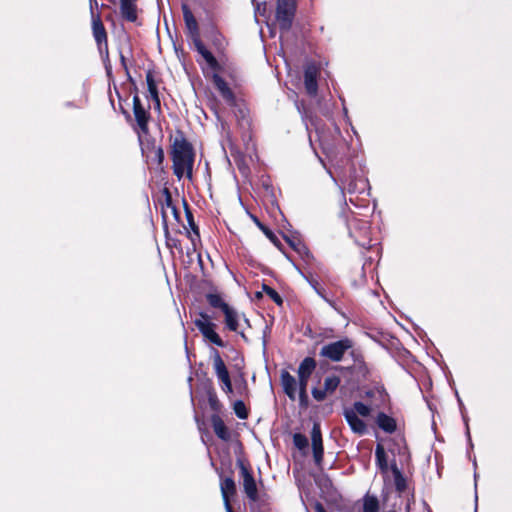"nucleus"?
<instances>
[{
  "instance_id": "obj_4",
  "label": "nucleus",
  "mask_w": 512,
  "mask_h": 512,
  "mask_svg": "<svg viewBox=\"0 0 512 512\" xmlns=\"http://www.w3.org/2000/svg\"><path fill=\"white\" fill-rule=\"evenodd\" d=\"M353 345V341L350 338L345 337L338 341L323 345L320 349L319 355L332 362H340L344 358V355L352 349Z\"/></svg>"
},
{
  "instance_id": "obj_23",
  "label": "nucleus",
  "mask_w": 512,
  "mask_h": 512,
  "mask_svg": "<svg viewBox=\"0 0 512 512\" xmlns=\"http://www.w3.org/2000/svg\"><path fill=\"white\" fill-rule=\"evenodd\" d=\"M403 497H404V495L396 492L395 490H393V488H391L389 486H385V488L383 489V492H382L383 506H391V503L393 501H398L399 507H400L402 504Z\"/></svg>"
},
{
  "instance_id": "obj_24",
  "label": "nucleus",
  "mask_w": 512,
  "mask_h": 512,
  "mask_svg": "<svg viewBox=\"0 0 512 512\" xmlns=\"http://www.w3.org/2000/svg\"><path fill=\"white\" fill-rule=\"evenodd\" d=\"M375 459H376V465L381 470V472L387 473V471H388L387 454L385 452L384 447L381 444H378L375 448Z\"/></svg>"
},
{
  "instance_id": "obj_26",
  "label": "nucleus",
  "mask_w": 512,
  "mask_h": 512,
  "mask_svg": "<svg viewBox=\"0 0 512 512\" xmlns=\"http://www.w3.org/2000/svg\"><path fill=\"white\" fill-rule=\"evenodd\" d=\"M288 243L306 262H309L310 259H312V254L310 253L306 245L302 243L300 240L288 239Z\"/></svg>"
},
{
  "instance_id": "obj_14",
  "label": "nucleus",
  "mask_w": 512,
  "mask_h": 512,
  "mask_svg": "<svg viewBox=\"0 0 512 512\" xmlns=\"http://www.w3.org/2000/svg\"><path fill=\"white\" fill-rule=\"evenodd\" d=\"M318 68L315 65H309L304 72V85L307 93L310 96H315L318 90Z\"/></svg>"
},
{
  "instance_id": "obj_10",
  "label": "nucleus",
  "mask_w": 512,
  "mask_h": 512,
  "mask_svg": "<svg viewBox=\"0 0 512 512\" xmlns=\"http://www.w3.org/2000/svg\"><path fill=\"white\" fill-rule=\"evenodd\" d=\"M238 466L240 468V475L242 478V486L244 493L250 501L258 500V489L256 485V481L249 470V468L242 462L238 461Z\"/></svg>"
},
{
  "instance_id": "obj_28",
  "label": "nucleus",
  "mask_w": 512,
  "mask_h": 512,
  "mask_svg": "<svg viewBox=\"0 0 512 512\" xmlns=\"http://www.w3.org/2000/svg\"><path fill=\"white\" fill-rule=\"evenodd\" d=\"M146 81H147V85H148V91L151 95L152 100L155 102L157 107H160V99L158 96L157 86H156L154 78L150 72H148L146 75Z\"/></svg>"
},
{
  "instance_id": "obj_8",
  "label": "nucleus",
  "mask_w": 512,
  "mask_h": 512,
  "mask_svg": "<svg viewBox=\"0 0 512 512\" xmlns=\"http://www.w3.org/2000/svg\"><path fill=\"white\" fill-rule=\"evenodd\" d=\"M316 361L314 358L306 357L302 360L298 367V388H299V398L301 402L307 401V384L310 376L316 368Z\"/></svg>"
},
{
  "instance_id": "obj_6",
  "label": "nucleus",
  "mask_w": 512,
  "mask_h": 512,
  "mask_svg": "<svg viewBox=\"0 0 512 512\" xmlns=\"http://www.w3.org/2000/svg\"><path fill=\"white\" fill-rule=\"evenodd\" d=\"M296 11V0H277L276 21L279 28L288 31L293 23Z\"/></svg>"
},
{
  "instance_id": "obj_22",
  "label": "nucleus",
  "mask_w": 512,
  "mask_h": 512,
  "mask_svg": "<svg viewBox=\"0 0 512 512\" xmlns=\"http://www.w3.org/2000/svg\"><path fill=\"white\" fill-rule=\"evenodd\" d=\"M376 423L381 430L389 434L395 432L397 428L395 419L383 412L377 415Z\"/></svg>"
},
{
  "instance_id": "obj_21",
  "label": "nucleus",
  "mask_w": 512,
  "mask_h": 512,
  "mask_svg": "<svg viewBox=\"0 0 512 512\" xmlns=\"http://www.w3.org/2000/svg\"><path fill=\"white\" fill-rule=\"evenodd\" d=\"M211 424L213 431L218 438L224 441H228L230 439V432L220 416L213 415L211 418Z\"/></svg>"
},
{
  "instance_id": "obj_30",
  "label": "nucleus",
  "mask_w": 512,
  "mask_h": 512,
  "mask_svg": "<svg viewBox=\"0 0 512 512\" xmlns=\"http://www.w3.org/2000/svg\"><path fill=\"white\" fill-rule=\"evenodd\" d=\"M263 291L266 293L267 296H269V298L271 300H273L277 305H282L283 303V299L282 297L279 295V293L274 290L273 288H271L270 286L268 285H263Z\"/></svg>"
},
{
  "instance_id": "obj_12",
  "label": "nucleus",
  "mask_w": 512,
  "mask_h": 512,
  "mask_svg": "<svg viewBox=\"0 0 512 512\" xmlns=\"http://www.w3.org/2000/svg\"><path fill=\"white\" fill-rule=\"evenodd\" d=\"M340 377L337 375H331L325 378L323 389L313 388L312 396L316 401H323L327 395L333 394L338 386L340 385Z\"/></svg>"
},
{
  "instance_id": "obj_36",
  "label": "nucleus",
  "mask_w": 512,
  "mask_h": 512,
  "mask_svg": "<svg viewBox=\"0 0 512 512\" xmlns=\"http://www.w3.org/2000/svg\"><path fill=\"white\" fill-rule=\"evenodd\" d=\"M187 220H188V223L189 225L191 226L192 230L194 231V233L199 236V232H198V227L196 226V224L194 223V220H193V216H192V213L187 210Z\"/></svg>"
},
{
  "instance_id": "obj_33",
  "label": "nucleus",
  "mask_w": 512,
  "mask_h": 512,
  "mask_svg": "<svg viewBox=\"0 0 512 512\" xmlns=\"http://www.w3.org/2000/svg\"><path fill=\"white\" fill-rule=\"evenodd\" d=\"M306 279L321 298H323L326 302L331 303L330 300L326 297L324 289L319 285L316 279L313 277H306Z\"/></svg>"
},
{
  "instance_id": "obj_40",
  "label": "nucleus",
  "mask_w": 512,
  "mask_h": 512,
  "mask_svg": "<svg viewBox=\"0 0 512 512\" xmlns=\"http://www.w3.org/2000/svg\"><path fill=\"white\" fill-rule=\"evenodd\" d=\"M413 498H414V496L412 495L411 499L410 498L407 499V503H406V510H407V512L410 511V504H411V501L413 500Z\"/></svg>"
},
{
  "instance_id": "obj_32",
  "label": "nucleus",
  "mask_w": 512,
  "mask_h": 512,
  "mask_svg": "<svg viewBox=\"0 0 512 512\" xmlns=\"http://www.w3.org/2000/svg\"><path fill=\"white\" fill-rule=\"evenodd\" d=\"M293 443L299 450H304L308 447V439L301 433H295L293 435Z\"/></svg>"
},
{
  "instance_id": "obj_25",
  "label": "nucleus",
  "mask_w": 512,
  "mask_h": 512,
  "mask_svg": "<svg viewBox=\"0 0 512 512\" xmlns=\"http://www.w3.org/2000/svg\"><path fill=\"white\" fill-rule=\"evenodd\" d=\"M221 494L223 500L230 499L231 496L236 494V484L231 477L223 479L220 483Z\"/></svg>"
},
{
  "instance_id": "obj_41",
  "label": "nucleus",
  "mask_w": 512,
  "mask_h": 512,
  "mask_svg": "<svg viewBox=\"0 0 512 512\" xmlns=\"http://www.w3.org/2000/svg\"><path fill=\"white\" fill-rule=\"evenodd\" d=\"M90 4H91V13L93 12V6H97V1L96 0H90Z\"/></svg>"
},
{
  "instance_id": "obj_42",
  "label": "nucleus",
  "mask_w": 512,
  "mask_h": 512,
  "mask_svg": "<svg viewBox=\"0 0 512 512\" xmlns=\"http://www.w3.org/2000/svg\"><path fill=\"white\" fill-rule=\"evenodd\" d=\"M239 334L245 341H248L246 335L243 332H240Z\"/></svg>"
},
{
  "instance_id": "obj_43",
  "label": "nucleus",
  "mask_w": 512,
  "mask_h": 512,
  "mask_svg": "<svg viewBox=\"0 0 512 512\" xmlns=\"http://www.w3.org/2000/svg\"><path fill=\"white\" fill-rule=\"evenodd\" d=\"M372 393H373L372 391H368L366 394H367V396H370V395H372Z\"/></svg>"
},
{
  "instance_id": "obj_27",
  "label": "nucleus",
  "mask_w": 512,
  "mask_h": 512,
  "mask_svg": "<svg viewBox=\"0 0 512 512\" xmlns=\"http://www.w3.org/2000/svg\"><path fill=\"white\" fill-rule=\"evenodd\" d=\"M206 299L211 307L220 309L222 312L229 306L218 293H208Z\"/></svg>"
},
{
  "instance_id": "obj_34",
  "label": "nucleus",
  "mask_w": 512,
  "mask_h": 512,
  "mask_svg": "<svg viewBox=\"0 0 512 512\" xmlns=\"http://www.w3.org/2000/svg\"><path fill=\"white\" fill-rule=\"evenodd\" d=\"M258 226L273 244H275L276 246H280V241L278 237L268 227L264 226L259 222Z\"/></svg>"
},
{
  "instance_id": "obj_11",
  "label": "nucleus",
  "mask_w": 512,
  "mask_h": 512,
  "mask_svg": "<svg viewBox=\"0 0 512 512\" xmlns=\"http://www.w3.org/2000/svg\"><path fill=\"white\" fill-rule=\"evenodd\" d=\"M311 441H312V451L315 464L322 468L323 456H324V447L322 440V433L320 429V425L318 423H314L311 431Z\"/></svg>"
},
{
  "instance_id": "obj_1",
  "label": "nucleus",
  "mask_w": 512,
  "mask_h": 512,
  "mask_svg": "<svg viewBox=\"0 0 512 512\" xmlns=\"http://www.w3.org/2000/svg\"><path fill=\"white\" fill-rule=\"evenodd\" d=\"M194 150L182 132H178L171 145V159L173 162V172L178 179L186 176L192 178L194 165Z\"/></svg>"
},
{
  "instance_id": "obj_15",
  "label": "nucleus",
  "mask_w": 512,
  "mask_h": 512,
  "mask_svg": "<svg viewBox=\"0 0 512 512\" xmlns=\"http://www.w3.org/2000/svg\"><path fill=\"white\" fill-rule=\"evenodd\" d=\"M92 31L95 41L101 47L102 43L107 46V33L99 14L92 12Z\"/></svg>"
},
{
  "instance_id": "obj_38",
  "label": "nucleus",
  "mask_w": 512,
  "mask_h": 512,
  "mask_svg": "<svg viewBox=\"0 0 512 512\" xmlns=\"http://www.w3.org/2000/svg\"><path fill=\"white\" fill-rule=\"evenodd\" d=\"M224 501V505H225V509L227 512H234L231 505H230V499H226V500H223Z\"/></svg>"
},
{
  "instance_id": "obj_7",
  "label": "nucleus",
  "mask_w": 512,
  "mask_h": 512,
  "mask_svg": "<svg viewBox=\"0 0 512 512\" xmlns=\"http://www.w3.org/2000/svg\"><path fill=\"white\" fill-rule=\"evenodd\" d=\"M317 133L323 152L329 158H336L344 144L340 129L335 126L331 137L323 132L317 131Z\"/></svg>"
},
{
  "instance_id": "obj_19",
  "label": "nucleus",
  "mask_w": 512,
  "mask_h": 512,
  "mask_svg": "<svg viewBox=\"0 0 512 512\" xmlns=\"http://www.w3.org/2000/svg\"><path fill=\"white\" fill-rule=\"evenodd\" d=\"M120 10L125 20L129 22H135L137 20L136 0H120Z\"/></svg>"
},
{
  "instance_id": "obj_3",
  "label": "nucleus",
  "mask_w": 512,
  "mask_h": 512,
  "mask_svg": "<svg viewBox=\"0 0 512 512\" xmlns=\"http://www.w3.org/2000/svg\"><path fill=\"white\" fill-rule=\"evenodd\" d=\"M371 410L370 406L360 401H356L351 407H345L343 409V416L353 433L364 435L367 432V425L359 416L368 417Z\"/></svg>"
},
{
  "instance_id": "obj_35",
  "label": "nucleus",
  "mask_w": 512,
  "mask_h": 512,
  "mask_svg": "<svg viewBox=\"0 0 512 512\" xmlns=\"http://www.w3.org/2000/svg\"><path fill=\"white\" fill-rule=\"evenodd\" d=\"M155 158H156V161H157V164H162L163 160H164V151L162 149V147L158 146V147H155Z\"/></svg>"
},
{
  "instance_id": "obj_9",
  "label": "nucleus",
  "mask_w": 512,
  "mask_h": 512,
  "mask_svg": "<svg viewBox=\"0 0 512 512\" xmlns=\"http://www.w3.org/2000/svg\"><path fill=\"white\" fill-rule=\"evenodd\" d=\"M200 319H196L194 324L201 332L203 337L209 342L219 347H225L226 343L221 339L215 331L216 324L213 323L210 317L205 313H200Z\"/></svg>"
},
{
  "instance_id": "obj_29",
  "label": "nucleus",
  "mask_w": 512,
  "mask_h": 512,
  "mask_svg": "<svg viewBox=\"0 0 512 512\" xmlns=\"http://www.w3.org/2000/svg\"><path fill=\"white\" fill-rule=\"evenodd\" d=\"M363 512H379V501L376 496L366 495L364 497Z\"/></svg>"
},
{
  "instance_id": "obj_39",
  "label": "nucleus",
  "mask_w": 512,
  "mask_h": 512,
  "mask_svg": "<svg viewBox=\"0 0 512 512\" xmlns=\"http://www.w3.org/2000/svg\"><path fill=\"white\" fill-rule=\"evenodd\" d=\"M120 61H121V65L124 67V69L127 70L126 58L123 54H120Z\"/></svg>"
},
{
  "instance_id": "obj_13",
  "label": "nucleus",
  "mask_w": 512,
  "mask_h": 512,
  "mask_svg": "<svg viewBox=\"0 0 512 512\" xmlns=\"http://www.w3.org/2000/svg\"><path fill=\"white\" fill-rule=\"evenodd\" d=\"M133 113L141 132L145 134L148 133V121L150 115L143 107L141 100L137 95L133 97Z\"/></svg>"
},
{
  "instance_id": "obj_37",
  "label": "nucleus",
  "mask_w": 512,
  "mask_h": 512,
  "mask_svg": "<svg viewBox=\"0 0 512 512\" xmlns=\"http://www.w3.org/2000/svg\"><path fill=\"white\" fill-rule=\"evenodd\" d=\"M314 509L316 512H326L324 506L319 502L315 504Z\"/></svg>"
},
{
  "instance_id": "obj_31",
  "label": "nucleus",
  "mask_w": 512,
  "mask_h": 512,
  "mask_svg": "<svg viewBox=\"0 0 512 512\" xmlns=\"http://www.w3.org/2000/svg\"><path fill=\"white\" fill-rule=\"evenodd\" d=\"M233 409L238 418L246 419L248 417V412H247L246 406L243 401H241V400L236 401L234 403Z\"/></svg>"
},
{
  "instance_id": "obj_16",
  "label": "nucleus",
  "mask_w": 512,
  "mask_h": 512,
  "mask_svg": "<svg viewBox=\"0 0 512 512\" xmlns=\"http://www.w3.org/2000/svg\"><path fill=\"white\" fill-rule=\"evenodd\" d=\"M281 384L285 394L294 401L296 399L297 392V381L293 375H291L288 371L283 370L281 372Z\"/></svg>"
},
{
  "instance_id": "obj_5",
  "label": "nucleus",
  "mask_w": 512,
  "mask_h": 512,
  "mask_svg": "<svg viewBox=\"0 0 512 512\" xmlns=\"http://www.w3.org/2000/svg\"><path fill=\"white\" fill-rule=\"evenodd\" d=\"M210 356H211V359L213 362V369H214L215 375H216L218 381L220 382L222 391L227 395L232 394L233 386H232L230 373L227 369V366H226L224 360L222 359V357L220 355V352L217 349L212 348L211 352H210Z\"/></svg>"
},
{
  "instance_id": "obj_18",
  "label": "nucleus",
  "mask_w": 512,
  "mask_h": 512,
  "mask_svg": "<svg viewBox=\"0 0 512 512\" xmlns=\"http://www.w3.org/2000/svg\"><path fill=\"white\" fill-rule=\"evenodd\" d=\"M226 328L232 332H238L240 315L236 309L230 305L222 312Z\"/></svg>"
},
{
  "instance_id": "obj_2",
  "label": "nucleus",
  "mask_w": 512,
  "mask_h": 512,
  "mask_svg": "<svg viewBox=\"0 0 512 512\" xmlns=\"http://www.w3.org/2000/svg\"><path fill=\"white\" fill-rule=\"evenodd\" d=\"M183 18L188 34L192 39L196 51L203 57L212 70H218L220 65L213 54L205 47L200 39V32L196 18L187 4H182Z\"/></svg>"
},
{
  "instance_id": "obj_17",
  "label": "nucleus",
  "mask_w": 512,
  "mask_h": 512,
  "mask_svg": "<svg viewBox=\"0 0 512 512\" xmlns=\"http://www.w3.org/2000/svg\"><path fill=\"white\" fill-rule=\"evenodd\" d=\"M213 83L217 90L220 92L222 97L228 102L229 104H233L235 100L234 93L226 83V81L219 76L218 74L213 75Z\"/></svg>"
},
{
  "instance_id": "obj_20",
  "label": "nucleus",
  "mask_w": 512,
  "mask_h": 512,
  "mask_svg": "<svg viewBox=\"0 0 512 512\" xmlns=\"http://www.w3.org/2000/svg\"><path fill=\"white\" fill-rule=\"evenodd\" d=\"M391 471L394 478L393 490L404 495L407 490V479L404 477L403 473L400 471L395 462L391 464Z\"/></svg>"
}]
</instances>
